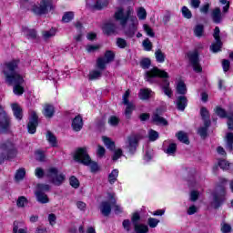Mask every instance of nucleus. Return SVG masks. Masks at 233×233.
I'll use <instances>...</instances> for the list:
<instances>
[{"label":"nucleus","mask_w":233,"mask_h":233,"mask_svg":"<svg viewBox=\"0 0 233 233\" xmlns=\"http://www.w3.org/2000/svg\"><path fill=\"white\" fill-rule=\"evenodd\" d=\"M11 108L13 110V114L15 119L21 121V119H23V108L21 107V106H19V104L17 103H15L11 105Z\"/></svg>","instance_id":"obj_17"},{"label":"nucleus","mask_w":233,"mask_h":233,"mask_svg":"<svg viewBox=\"0 0 233 233\" xmlns=\"http://www.w3.org/2000/svg\"><path fill=\"white\" fill-rule=\"evenodd\" d=\"M54 10V2L52 0H41L39 4L33 5L32 12L35 15H45Z\"/></svg>","instance_id":"obj_8"},{"label":"nucleus","mask_w":233,"mask_h":233,"mask_svg":"<svg viewBox=\"0 0 233 233\" xmlns=\"http://www.w3.org/2000/svg\"><path fill=\"white\" fill-rule=\"evenodd\" d=\"M35 175L36 176V177H38V179H41L43 177H46V170H43V168L41 167H36L35 170Z\"/></svg>","instance_id":"obj_47"},{"label":"nucleus","mask_w":233,"mask_h":233,"mask_svg":"<svg viewBox=\"0 0 233 233\" xmlns=\"http://www.w3.org/2000/svg\"><path fill=\"white\" fill-rule=\"evenodd\" d=\"M200 116L204 122V127H210V113L208 112V109H207V107H201Z\"/></svg>","instance_id":"obj_18"},{"label":"nucleus","mask_w":233,"mask_h":233,"mask_svg":"<svg viewBox=\"0 0 233 233\" xmlns=\"http://www.w3.org/2000/svg\"><path fill=\"white\" fill-rule=\"evenodd\" d=\"M153 123H156V125H162V127H167L168 125V121L158 114L153 115Z\"/></svg>","instance_id":"obj_27"},{"label":"nucleus","mask_w":233,"mask_h":233,"mask_svg":"<svg viewBox=\"0 0 233 233\" xmlns=\"http://www.w3.org/2000/svg\"><path fill=\"white\" fill-rule=\"evenodd\" d=\"M139 219H141V217L139 216V213H135L132 216L131 221H132L134 227H136V225H139Z\"/></svg>","instance_id":"obj_60"},{"label":"nucleus","mask_w":233,"mask_h":233,"mask_svg":"<svg viewBox=\"0 0 233 233\" xmlns=\"http://www.w3.org/2000/svg\"><path fill=\"white\" fill-rule=\"evenodd\" d=\"M0 165L8 159H14L17 156V147L12 141H5L0 145Z\"/></svg>","instance_id":"obj_5"},{"label":"nucleus","mask_w":233,"mask_h":233,"mask_svg":"<svg viewBox=\"0 0 233 233\" xmlns=\"http://www.w3.org/2000/svg\"><path fill=\"white\" fill-rule=\"evenodd\" d=\"M222 233H229L232 232V227L229 224H223L221 227Z\"/></svg>","instance_id":"obj_62"},{"label":"nucleus","mask_w":233,"mask_h":233,"mask_svg":"<svg viewBox=\"0 0 233 233\" xmlns=\"http://www.w3.org/2000/svg\"><path fill=\"white\" fill-rule=\"evenodd\" d=\"M116 46L118 48H127L128 46V44L127 43V40L125 38L118 37L116 38Z\"/></svg>","instance_id":"obj_54"},{"label":"nucleus","mask_w":233,"mask_h":233,"mask_svg":"<svg viewBox=\"0 0 233 233\" xmlns=\"http://www.w3.org/2000/svg\"><path fill=\"white\" fill-rule=\"evenodd\" d=\"M117 176H119V170L113 169L108 175V183H110V185H114V183L117 181Z\"/></svg>","instance_id":"obj_31"},{"label":"nucleus","mask_w":233,"mask_h":233,"mask_svg":"<svg viewBox=\"0 0 233 233\" xmlns=\"http://www.w3.org/2000/svg\"><path fill=\"white\" fill-rule=\"evenodd\" d=\"M46 177L48 179L49 183H52L55 187H61V185L65 183V179H66V176L59 172L57 167H54L46 169Z\"/></svg>","instance_id":"obj_7"},{"label":"nucleus","mask_w":233,"mask_h":233,"mask_svg":"<svg viewBox=\"0 0 233 233\" xmlns=\"http://www.w3.org/2000/svg\"><path fill=\"white\" fill-rule=\"evenodd\" d=\"M103 76V73L100 70H93L89 73V79L93 81L94 79H99Z\"/></svg>","instance_id":"obj_42"},{"label":"nucleus","mask_w":233,"mask_h":233,"mask_svg":"<svg viewBox=\"0 0 233 233\" xmlns=\"http://www.w3.org/2000/svg\"><path fill=\"white\" fill-rule=\"evenodd\" d=\"M10 116L3 108L0 107V134H8L10 131Z\"/></svg>","instance_id":"obj_12"},{"label":"nucleus","mask_w":233,"mask_h":233,"mask_svg":"<svg viewBox=\"0 0 233 233\" xmlns=\"http://www.w3.org/2000/svg\"><path fill=\"white\" fill-rule=\"evenodd\" d=\"M149 141H157L159 138V133L157 131L150 129L148 131Z\"/></svg>","instance_id":"obj_45"},{"label":"nucleus","mask_w":233,"mask_h":233,"mask_svg":"<svg viewBox=\"0 0 233 233\" xmlns=\"http://www.w3.org/2000/svg\"><path fill=\"white\" fill-rule=\"evenodd\" d=\"M143 46L145 50H147V52H150V50H152V42H150V40L148 39H146L143 41Z\"/></svg>","instance_id":"obj_61"},{"label":"nucleus","mask_w":233,"mask_h":233,"mask_svg":"<svg viewBox=\"0 0 233 233\" xmlns=\"http://www.w3.org/2000/svg\"><path fill=\"white\" fill-rule=\"evenodd\" d=\"M142 137L140 134H131L127 137L126 141V148H127L129 154L134 156L139 147V141H141Z\"/></svg>","instance_id":"obj_9"},{"label":"nucleus","mask_w":233,"mask_h":233,"mask_svg":"<svg viewBox=\"0 0 233 233\" xmlns=\"http://www.w3.org/2000/svg\"><path fill=\"white\" fill-rule=\"evenodd\" d=\"M187 105H188V100L185 96H179L177 98V108L180 110V112H184L185 108H187Z\"/></svg>","instance_id":"obj_19"},{"label":"nucleus","mask_w":233,"mask_h":233,"mask_svg":"<svg viewBox=\"0 0 233 233\" xmlns=\"http://www.w3.org/2000/svg\"><path fill=\"white\" fill-rule=\"evenodd\" d=\"M119 117H117L116 116H109L107 123L108 125H110V127H117V125H119Z\"/></svg>","instance_id":"obj_41"},{"label":"nucleus","mask_w":233,"mask_h":233,"mask_svg":"<svg viewBox=\"0 0 233 233\" xmlns=\"http://www.w3.org/2000/svg\"><path fill=\"white\" fill-rule=\"evenodd\" d=\"M177 92L181 96H185V94H187V85H185V82H178L177 86Z\"/></svg>","instance_id":"obj_37"},{"label":"nucleus","mask_w":233,"mask_h":233,"mask_svg":"<svg viewBox=\"0 0 233 233\" xmlns=\"http://www.w3.org/2000/svg\"><path fill=\"white\" fill-rule=\"evenodd\" d=\"M181 12L183 17H185L186 19H192V12L190 11V9H188V7L184 5L181 9Z\"/></svg>","instance_id":"obj_43"},{"label":"nucleus","mask_w":233,"mask_h":233,"mask_svg":"<svg viewBox=\"0 0 233 233\" xmlns=\"http://www.w3.org/2000/svg\"><path fill=\"white\" fill-rule=\"evenodd\" d=\"M36 161H45V153L43 151L35 152Z\"/></svg>","instance_id":"obj_64"},{"label":"nucleus","mask_w":233,"mask_h":233,"mask_svg":"<svg viewBox=\"0 0 233 233\" xmlns=\"http://www.w3.org/2000/svg\"><path fill=\"white\" fill-rule=\"evenodd\" d=\"M143 26H144L145 32L147 34V35H149V37H154V35H156V34L154 33L150 25L145 24Z\"/></svg>","instance_id":"obj_58"},{"label":"nucleus","mask_w":233,"mask_h":233,"mask_svg":"<svg viewBox=\"0 0 233 233\" xmlns=\"http://www.w3.org/2000/svg\"><path fill=\"white\" fill-rule=\"evenodd\" d=\"M100 210L103 216H110V212H112V206L110 205V202L103 201L100 205Z\"/></svg>","instance_id":"obj_22"},{"label":"nucleus","mask_w":233,"mask_h":233,"mask_svg":"<svg viewBox=\"0 0 233 233\" xmlns=\"http://www.w3.org/2000/svg\"><path fill=\"white\" fill-rule=\"evenodd\" d=\"M133 14L134 11L132 9H127L125 12L123 7H118L114 15L116 21L120 23L125 35L130 39L136 35V32H137V25H139L137 17L132 15Z\"/></svg>","instance_id":"obj_1"},{"label":"nucleus","mask_w":233,"mask_h":233,"mask_svg":"<svg viewBox=\"0 0 233 233\" xmlns=\"http://www.w3.org/2000/svg\"><path fill=\"white\" fill-rule=\"evenodd\" d=\"M176 136L178 141H180L181 143H185V145L190 144V141L188 140V136H187V133H185L184 131H179L178 133H177Z\"/></svg>","instance_id":"obj_30"},{"label":"nucleus","mask_w":233,"mask_h":233,"mask_svg":"<svg viewBox=\"0 0 233 233\" xmlns=\"http://www.w3.org/2000/svg\"><path fill=\"white\" fill-rule=\"evenodd\" d=\"M155 57L157 63H165V53L161 52V49L155 52Z\"/></svg>","instance_id":"obj_39"},{"label":"nucleus","mask_w":233,"mask_h":233,"mask_svg":"<svg viewBox=\"0 0 233 233\" xmlns=\"http://www.w3.org/2000/svg\"><path fill=\"white\" fill-rule=\"evenodd\" d=\"M152 62L150 61V58H144L140 61V66L144 68V70H147V68H150V65Z\"/></svg>","instance_id":"obj_48"},{"label":"nucleus","mask_w":233,"mask_h":233,"mask_svg":"<svg viewBox=\"0 0 233 233\" xmlns=\"http://www.w3.org/2000/svg\"><path fill=\"white\" fill-rule=\"evenodd\" d=\"M159 77L163 79L162 81V90L165 96L167 97H172V89L170 88V82L167 80L168 78V73L160 70L157 67H154L149 71L146 72V80L147 83H159Z\"/></svg>","instance_id":"obj_3"},{"label":"nucleus","mask_w":233,"mask_h":233,"mask_svg":"<svg viewBox=\"0 0 233 233\" xmlns=\"http://www.w3.org/2000/svg\"><path fill=\"white\" fill-rule=\"evenodd\" d=\"M25 176H26V170L25 167H20L15 174V181H16V183L23 181L25 179Z\"/></svg>","instance_id":"obj_25"},{"label":"nucleus","mask_w":233,"mask_h":233,"mask_svg":"<svg viewBox=\"0 0 233 233\" xmlns=\"http://www.w3.org/2000/svg\"><path fill=\"white\" fill-rule=\"evenodd\" d=\"M134 228L136 233H148V226L144 224H137Z\"/></svg>","instance_id":"obj_36"},{"label":"nucleus","mask_w":233,"mask_h":233,"mask_svg":"<svg viewBox=\"0 0 233 233\" xmlns=\"http://www.w3.org/2000/svg\"><path fill=\"white\" fill-rule=\"evenodd\" d=\"M116 59V54H114L112 51L107 50L106 51L104 57H98L96 60V67L100 69V71H103L106 68V65L108 63H112Z\"/></svg>","instance_id":"obj_11"},{"label":"nucleus","mask_w":233,"mask_h":233,"mask_svg":"<svg viewBox=\"0 0 233 233\" xmlns=\"http://www.w3.org/2000/svg\"><path fill=\"white\" fill-rule=\"evenodd\" d=\"M36 192H50V185L47 184H38Z\"/></svg>","instance_id":"obj_46"},{"label":"nucleus","mask_w":233,"mask_h":233,"mask_svg":"<svg viewBox=\"0 0 233 233\" xmlns=\"http://www.w3.org/2000/svg\"><path fill=\"white\" fill-rule=\"evenodd\" d=\"M122 227L126 230V232H130L131 227H132V223L128 219H125L122 222Z\"/></svg>","instance_id":"obj_57"},{"label":"nucleus","mask_w":233,"mask_h":233,"mask_svg":"<svg viewBox=\"0 0 233 233\" xmlns=\"http://www.w3.org/2000/svg\"><path fill=\"white\" fill-rule=\"evenodd\" d=\"M152 96V91L148 88L140 89L138 93L139 99H142L143 101L147 99H150Z\"/></svg>","instance_id":"obj_26"},{"label":"nucleus","mask_w":233,"mask_h":233,"mask_svg":"<svg viewBox=\"0 0 233 233\" xmlns=\"http://www.w3.org/2000/svg\"><path fill=\"white\" fill-rule=\"evenodd\" d=\"M219 183L220 185L217 187L213 193V201L211 202L213 208H219L225 203V196L227 194L225 185H227L228 180L226 178H220Z\"/></svg>","instance_id":"obj_6"},{"label":"nucleus","mask_w":233,"mask_h":233,"mask_svg":"<svg viewBox=\"0 0 233 233\" xmlns=\"http://www.w3.org/2000/svg\"><path fill=\"white\" fill-rule=\"evenodd\" d=\"M108 6V0H98L96 3L93 5V8L95 10H103V8H106Z\"/></svg>","instance_id":"obj_32"},{"label":"nucleus","mask_w":233,"mask_h":233,"mask_svg":"<svg viewBox=\"0 0 233 233\" xmlns=\"http://www.w3.org/2000/svg\"><path fill=\"white\" fill-rule=\"evenodd\" d=\"M215 114H217V116L221 119H225V117H227L228 129L233 130V113L227 114V111L221 106H217L215 108Z\"/></svg>","instance_id":"obj_14"},{"label":"nucleus","mask_w":233,"mask_h":233,"mask_svg":"<svg viewBox=\"0 0 233 233\" xmlns=\"http://www.w3.org/2000/svg\"><path fill=\"white\" fill-rule=\"evenodd\" d=\"M211 17L213 22H215L217 25H218V23H221V9H219V7H216L211 13Z\"/></svg>","instance_id":"obj_24"},{"label":"nucleus","mask_w":233,"mask_h":233,"mask_svg":"<svg viewBox=\"0 0 233 233\" xmlns=\"http://www.w3.org/2000/svg\"><path fill=\"white\" fill-rule=\"evenodd\" d=\"M43 114L45 117H47L48 119H50L54 117V114H56V108L50 104H46L44 106Z\"/></svg>","instance_id":"obj_21"},{"label":"nucleus","mask_w":233,"mask_h":233,"mask_svg":"<svg viewBox=\"0 0 233 233\" xmlns=\"http://www.w3.org/2000/svg\"><path fill=\"white\" fill-rule=\"evenodd\" d=\"M71 127L75 132H81L83 128V116L80 115L74 117Z\"/></svg>","instance_id":"obj_16"},{"label":"nucleus","mask_w":233,"mask_h":233,"mask_svg":"<svg viewBox=\"0 0 233 233\" xmlns=\"http://www.w3.org/2000/svg\"><path fill=\"white\" fill-rule=\"evenodd\" d=\"M221 46H223L221 40H216V43L210 46V50L217 54V52H221Z\"/></svg>","instance_id":"obj_35"},{"label":"nucleus","mask_w":233,"mask_h":233,"mask_svg":"<svg viewBox=\"0 0 233 233\" xmlns=\"http://www.w3.org/2000/svg\"><path fill=\"white\" fill-rule=\"evenodd\" d=\"M147 225L150 227V228H156V227L159 225V219L149 218L147 219Z\"/></svg>","instance_id":"obj_51"},{"label":"nucleus","mask_w":233,"mask_h":233,"mask_svg":"<svg viewBox=\"0 0 233 233\" xmlns=\"http://www.w3.org/2000/svg\"><path fill=\"white\" fill-rule=\"evenodd\" d=\"M205 32V26L203 25H197L194 28V34L197 37H201Z\"/></svg>","instance_id":"obj_38"},{"label":"nucleus","mask_w":233,"mask_h":233,"mask_svg":"<svg viewBox=\"0 0 233 233\" xmlns=\"http://www.w3.org/2000/svg\"><path fill=\"white\" fill-rule=\"evenodd\" d=\"M69 183L71 187H73V188H79V180L77 179V177L72 176L69 178Z\"/></svg>","instance_id":"obj_56"},{"label":"nucleus","mask_w":233,"mask_h":233,"mask_svg":"<svg viewBox=\"0 0 233 233\" xmlns=\"http://www.w3.org/2000/svg\"><path fill=\"white\" fill-rule=\"evenodd\" d=\"M35 196L36 198V201L45 205L50 202V198H48V195L45 194V192L35 191Z\"/></svg>","instance_id":"obj_20"},{"label":"nucleus","mask_w":233,"mask_h":233,"mask_svg":"<svg viewBox=\"0 0 233 233\" xmlns=\"http://www.w3.org/2000/svg\"><path fill=\"white\" fill-rule=\"evenodd\" d=\"M128 97H130V89H127L123 96V104L127 106L125 110L127 119H130V116H132V112L134 111V104L128 101Z\"/></svg>","instance_id":"obj_15"},{"label":"nucleus","mask_w":233,"mask_h":233,"mask_svg":"<svg viewBox=\"0 0 233 233\" xmlns=\"http://www.w3.org/2000/svg\"><path fill=\"white\" fill-rule=\"evenodd\" d=\"M38 125H39V116H37V113L34 110H31L29 122L27 124V130L29 134H35Z\"/></svg>","instance_id":"obj_13"},{"label":"nucleus","mask_w":233,"mask_h":233,"mask_svg":"<svg viewBox=\"0 0 233 233\" xmlns=\"http://www.w3.org/2000/svg\"><path fill=\"white\" fill-rule=\"evenodd\" d=\"M102 139L106 148H108L109 150H114V148H116V144L114 143V141H112V139H110V137H103Z\"/></svg>","instance_id":"obj_34"},{"label":"nucleus","mask_w":233,"mask_h":233,"mask_svg":"<svg viewBox=\"0 0 233 233\" xmlns=\"http://www.w3.org/2000/svg\"><path fill=\"white\" fill-rule=\"evenodd\" d=\"M227 145L229 150H233V133H228Z\"/></svg>","instance_id":"obj_55"},{"label":"nucleus","mask_w":233,"mask_h":233,"mask_svg":"<svg viewBox=\"0 0 233 233\" xmlns=\"http://www.w3.org/2000/svg\"><path fill=\"white\" fill-rule=\"evenodd\" d=\"M208 127L207 126L201 127L198 130V134L202 137V139H205L207 136H208Z\"/></svg>","instance_id":"obj_40"},{"label":"nucleus","mask_w":233,"mask_h":233,"mask_svg":"<svg viewBox=\"0 0 233 233\" xmlns=\"http://www.w3.org/2000/svg\"><path fill=\"white\" fill-rule=\"evenodd\" d=\"M177 150V145L176 143H171L168 145L167 148L164 150L168 156H174Z\"/></svg>","instance_id":"obj_33"},{"label":"nucleus","mask_w":233,"mask_h":233,"mask_svg":"<svg viewBox=\"0 0 233 233\" xmlns=\"http://www.w3.org/2000/svg\"><path fill=\"white\" fill-rule=\"evenodd\" d=\"M73 157L76 163L90 167L91 172H97V170H99V166H97V163L92 161L90 155H88V152L86 151V147L77 148Z\"/></svg>","instance_id":"obj_4"},{"label":"nucleus","mask_w":233,"mask_h":233,"mask_svg":"<svg viewBox=\"0 0 233 233\" xmlns=\"http://www.w3.org/2000/svg\"><path fill=\"white\" fill-rule=\"evenodd\" d=\"M17 207L23 208L25 205H28V199H26L25 197H19L16 201Z\"/></svg>","instance_id":"obj_50"},{"label":"nucleus","mask_w":233,"mask_h":233,"mask_svg":"<svg viewBox=\"0 0 233 233\" xmlns=\"http://www.w3.org/2000/svg\"><path fill=\"white\" fill-rule=\"evenodd\" d=\"M218 167L222 170H228V168H230V163H228V161H227L225 159H221L218 161Z\"/></svg>","instance_id":"obj_49"},{"label":"nucleus","mask_w":233,"mask_h":233,"mask_svg":"<svg viewBox=\"0 0 233 233\" xmlns=\"http://www.w3.org/2000/svg\"><path fill=\"white\" fill-rule=\"evenodd\" d=\"M46 140L51 145V147H57V138L52 131H47L46 135Z\"/></svg>","instance_id":"obj_28"},{"label":"nucleus","mask_w":233,"mask_h":233,"mask_svg":"<svg viewBox=\"0 0 233 233\" xmlns=\"http://www.w3.org/2000/svg\"><path fill=\"white\" fill-rule=\"evenodd\" d=\"M106 150L105 149V147H103V146L98 145L97 146V150H96V156L98 157H103L106 154Z\"/></svg>","instance_id":"obj_59"},{"label":"nucleus","mask_w":233,"mask_h":233,"mask_svg":"<svg viewBox=\"0 0 233 233\" xmlns=\"http://www.w3.org/2000/svg\"><path fill=\"white\" fill-rule=\"evenodd\" d=\"M187 57L191 66H193V70H195L197 73L203 72V67H201V65L199 64V52L198 49L187 52Z\"/></svg>","instance_id":"obj_10"},{"label":"nucleus","mask_w":233,"mask_h":233,"mask_svg":"<svg viewBox=\"0 0 233 233\" xmlns=\"http://www.w3.org/2000/svg\"><path fill=\"white\" fill-rule=\"evenodd\" d=\"M19 65L18 61L13 60L4 65L3 74L5 76V80L9 85H14L13 92L15 96H23L25 94V78L15 70Z\"/></svg>","instance_id":"obj_2"},{"label":"nucleus","mask_w":233,"mask_h":233,"mask_svg":"<svg viewBox=\"0 0 233 233\" xmlns=\"http://www.w3.org/2000/svg\"><path fill=\"white\" fill-rule=\"evenodd\" d=\"M137 17L141 21L147 19V10L145 9V7H140L138 9V11H137Z\"/></svg>","instance_id":"obj_52"},{"label":"nucleus","mask_w":233,"mask_h":233,"mask_svg":"<svg viewBox=\"0 0 233 233\" xmlns=\"http://www.w3.org/2000/svg\"><path fill=\"white\" fill-rule=\"evenodd\" d=\"M74 19V12H66L62 17L63 23H70Z\"/></svg>","instance_id":"obj_44"},{"label":"nucleus","mask_w":233,"mask_h":233,"mask_svg":"<svg viewBox=\"0 0 233 233\" xmlns=\"http://www.w3.org/2000/svg\"><path fill=\"white\" fill-rule=\"evenodd\" d=\"M121 156H123V150L116 149L113 155V161H117Z\"/></svg>","instance_id":"obj_63"},{"label":"nucleus","mask_w":233,"mask_h":233,"mask_svg":"<svg viewBox=\"0 0 233 233\" xmlns=\"http://www.w3.org/2000/svg\"><path fill=\"white\" fill-rule=\"evenodd\" d=\"M56 35V29L52 28L49 31H44L43 32V37L44 39H50V37H54Z\"/></svg>","instance_id":"obj_53"},{"label":"nucleus","mask_w":233,"mask_h":233,"mask_svg":"<svg viewBox=\"0 0 233 233\" xmlns=\"http://www.w3.org/2000/svg\"><path fill=\"white\" fill-rule=\"evenodd\" d=\"M23 32L28 39H35L37 37V32L35 29H30L28 27H23Z\"/></svg>","instance_id":"obj_29"},{"label":"nucleus","mask_w":233,"mask_h":233,"mask_svg":"<svg viewBox=\"0 0 233 233\" xmlns=\"http://www.w3.org/2000/svg\"><path fill=\"white\" fill-rule=\"evenodd\" d=\"M116 30H117V26L114 23H107L104 25V32L107 35H112V34H116Z\"/></svg>","instance_id":"obj_23"}]
</instances>
